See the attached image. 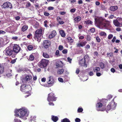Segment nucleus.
<instances>
[{
  "label": "nucleus",
  "mask_w": 122,
  "mask_h": 122,
  "mask_svg": "<svg viewBox=\"0 0 122 122\" xmlns=\"http://www.w3.org/2000/svg\"><path fill=\"white\" fill-rule=\"evenodd\" d=\"M85 48L86 49H89L90 48V46L89 44H87L85 46Z\"/></svg>",
  "instance_id": "obj_56"
},
{
  "label": "nucleus",
  "mask_w": 122,
  "mask_h": 122,
  "mask_svg": "<svg viewBox=\"0 0 122 122\" xmlns=\"http://www.w3.org/2000/svg\"><path fill=\"white\" fill-rule=\"evenodd\" d=\"M99 34L101 36H106L107 35L106 33L104 31H101V32L99 33Z\"/></svg>",
  "instance_id": "obj_34"
},
{
  "label": "nucleus",
  "mask_w": 122,
  "mask_h": 122,
  "mask_svg": "<svg viewBox=\"0 0 122 122\" xmlns=\"http://www.w3.org/2000/svg\"><path fill=\"white\" fill-rule=\"evenodd\" d=\"M93 70L94 72H97L100 70V68L99 67H96L93 69Z\"/></svg>",
  "instance_id": "obj_32"
},
{
  "label": "nucleus",
  "mask_w": 122,
  "mask_h": 122,
  "mask_svg": "<svg viewBox=\"0 0 122 122\" xmlns=\"http://www.w3.org/2000/svg\"><path fill=\"white\" fill-rule=\"evenodd\" d=\"M96 39L97 41L98 42H99L101 41V39L99 38L98 36H97L96 38Z\"/></svg>",
  "instance_id": "obj_41"
},
{
  "label": "nucleus",
  "mask_w": 122,
  "mask_h": 122,
  "mask_svg": "<svg viewBox=\"0 0 122 122\" xmlns=\"http://www.w3.org/2000/svg\"><path fill=\"white\" fill-rule=\"evenodd\" d=\"M87 43V42L86 41L81 42L80 43H78L77 45V46L78 47H83L85 46Z\"/></svg>",
  "instance_id": "obj_16"
},
{
  "label": "nucleus",
  "mask_w": 122,
  "mask_h": 122,
  "mask_svg": "<svg viewBox=\"0 0 122 122\" xmlns=\"http://www.w3.org/2000/svg\"><path fill=\"white\" fill-rule=\"evenodd\" d=\"M3 40V38H0V48L2 47L3 45V42H2Z\"/></svg>",
  "instance_id": "obj_43"
},
{
  "label": "nucleus",
  "mask_w": 122,
  "mask_h": 122,
  "mask_svg": "<svg viewBox=\"0 0 122 122\" xmlns=\"http://www.w3.org/2000/svg\"><path fill=\"white\" fill-rule=\"evenodd\" d=\"M86 61L84 59H82L80 60L79 63L80 65L81 66H83L84 67H86L87 66V64L86 63Z\"/></svg>",
  "instance_id": "obj_13"
},
{
  "label": "nucleus",
  "mask_w": 122,
  "mask_h": 122,
  "mask_svg": "<svg viewBox=\"0 0 122 122\" xmlns=\"http://www.w3.org/2000/svg\"><path fill=\"white\" fill-rule=\"evenodd\" d=\"M118 8L117 6H112L110 8V10L112 11H114L116 10Z\"/></svg>",
  "instance_id": "obj_21"
},
{
  "label": "nucleus",
  "mask_w": 122,
  "mask_h": 122,
  "mask_svg": "<svg viewBox=\"0 0 122 122\" xmlns=\"http://www.w3.org/2000/svg\"><path fill=\"white\" fill-rule=\"evenodd\" d=\"M42 82H45L46 81V78H43L41 79Z\"/></svg>",
  "instance_id": "obj_62"
},
{
  "label": "nucleus",
  "mask_w": 122,
  "mask_h": 122,
  "mask_svg": "<svg viewBox=\"0 0 122 122\" xmlns=\"http://www.w3.org/2000/svg\"><path fill=\"white\" fill-rule=\"evenodd\" d=\"M38 54L37 53H33L29 56V58H27L28 60L29 61H33L35 57H37Z\"/></svg>",
  "instance_id": "obj_11"
},
{
  "label": "nucleus",
  "mask_w": 122,
  "mask_h": 122,
  "mask_svg": "<svg viewBox=\"0 0 122 122\" xmlns=\"http://www.w3.org/2000/svg\"><path fill=\"white\" fill-rule=\"evenodd\" d=\"M68 61L70 63H71V61H72V59L70 58L69 57H68L67 58Z\"/></svg>",
  "instance_id": "obj_57"
},
{
  "label": "nucleus",
  "mask_w": 122,
  "mask_h": 122,
  "mask_svg": "<svg viewBox=\"0 0 122 122\" xmlns=\"http://www.w3.org/2000/svg\"><path fill=\"white\" fill-rule=\"evenodd\" d=\"M89 31L93 33L95 32V29L94 28H92L89 30Z\"/></svg>",
  "instance_id": "obj_45"
},
{
  "label": "nucleus",
  "mask_w": 122,
  "mask_h": 122,
  "mask_svg": "<svg viewBox=\"0 0 122 122\" xmlns=\"http://www.w3.org/2000/svg\"><path fill=\"white\" fill-rule=\"evenodd\" d=\"M92 38L91 36L89 35H88L86 36V40L88 41H90L91 40Z\"/></svg>",
  "instance_id": "obj_38"
},
{
  "label": "nucleus",
  "mask_w": 122,
  "mask_h": 122,
  "mask_svg": "<svg viewBox=\"0 0 122 122\" xmlns=\"http://www.w3.org/2000/svg\"><path fill=\"white\" fill-rule=\"evenodd\" d=\"M28 88H31V86L29 85L26 86L25 85L23 84L20 87V90L22 92H25V91H27Z\"/></svg>",
  "instance_id": "obj_12"
},
{
  "label": "nucleus",
  "mask_w": 122,
  "mask_h": 122,
  "mask_svg": "<svg viewBox=\"0 0 122 122\" xmlns=\"http://www.w3.org/2000/svg\"><path fill=\"white\" fill-rule=\"evenodd\" d=\"M3 44L6 45L9 42V40L6 38H4V39L3 38Z\"/></svg>",
  "instance_id": "obj_22"
},
{
  "label": "nucleus",
  "mask_w": 122,
  "mask_h": 122,
  "mask_svg": "<svg viewBox=\"0 0 122 122\" xmlns=\"http://www.w3.org/2000/svg\"><path fill=\"white\" fill-rule=\"evenodd\" d=\"M2 8H11L12 7L11 4L9 2H6L4 3L1 6Z\"/></svg>",
  "instance_id": "obj_7"
},
{
  "label": "nucleus",
  "mask_w": 122,
  "mask_h": 122,
  "mask_svg": "<svg viewBox=\"0 0 122 122\" xmlns=\"http://www.w3.org/2000/svg\"><path fill=\"white\" fill-rule=\"evenodd\" d=\"M113 23L116 26H119L121 25V23H120L117 19L113 21Z\"/></svg>",
  "instance_id": "obj_19"
},
{
  "label": "nucleus",
  "mask_w": 122,
  "mask_h": 122,
  "mask_svg": "<svg viewBox=\"0 0 122 122\" xmlns=\"http://www.w3.org/2000/svg\"><path fill=\"white\" fill-rule=\"evenodd\" d=\"M95 22L98 25L101 29L107 27L110 25L109 21L106 20L102 17H97L95 18Z\"/></svg>",
  "instance_id": "obj_2"
},
{
  "label": "nucleus",
  "mask_w": 122,
  "mask_h": 122,
  "mask_svg": "<svg viewBox=\"0 0 122 122\" xmlns=\"http://www.w3.org/2000/svg\"><path fill=\"white\" fill-rule=\"evenodd\" d=\"M58 117L54 116V122H56L58 120Z\"/></svg>",
  "instance_id": "obj_42"
},
{
  "label": "nucleus",
  "mask_w": 122,
  "mask_h": 122,
  "mask_svg": "<svg viewBox=\"0 0 122 122\" xmlns=\"http://www.w3.org/2000/svg\"><path fill=\"white\" fill-rule=\"evenodd\" d=\"M31 4L30 3L28 2H27L26 4V6L27 7H29L30 6Z\"/></svg>",
  "instance_id": "obj_48"
},
{
  "label": "nucleus",
  "mask_w": 122,
  "mask_h": 122,
  "mask_svg": "<svg viewBox=\"0 0 122 122\" xmlns=\"http://www.w3.org/2000/svg\"><path fill=\"white\" fill-rule=\"evenodd\" d=\"M4 71V67L2 65L0 64V75L3 73Z\"/></svg>",
  "instance_id": "obj_25"
},
{
  "label": "nucleus",
  "mask_w": 122,
  "mask_h": 122,
  "mask_svg": "<svg viewBox=\"0 0 122 122\" xmlns=\"http://www.w3.org/2000/svg\"><path fill=\"white\" fill-rule=\"evenodd\" d=\"M53 37V34L52 33L51 34L49 35V37L50 39L52 38Z\"/></svg>",
  "instance_id": "obj_51"
},
{
  "label": "nucleus",
  "mask_w": 122,
  "mask_h": 122,
  "mask_svg": "<svg viewBox=\"0 0 122 122\" xmlns=\"http://www.w3.org/2000/svg\"><path fill=\"white\" fill-rule=\"evenodd\" d=\"M89 75L90 76H92L94 75V73L92 71H90L89 73Z\"/></svg>",
  "instance_id": "obj_63"
},
{
  "label": "nucleus",
  "mask_w": 122,
  "mask_h": 122,
  "mask_svg": "<svg viewBox=\"0 0 122 122\" xmlns=\"http://www.w3.org/2000/svg\"><path fill=\"white\" fill-rule=\"evenodd\" d=\"M64 72V70L63 69H59L57 71V73L58 74L61 75L63 74Z\"/></svg>",
  "instance_id": "obj_27"
},
{
  "label": "nucleus",
  "mask_w": 122,
  "mask_h": 122,
  "mask_svg": "<svg viewBox=\"0 0 122 122\" xmlns=\"http://www.w3.org/2000/svg\"><path fill=\"white\" fill-rule=\"evenodd\" d=\"M58 80L59 81L61 82H63V79L61 78H58Z\"/></svg>",
  "instance_id": "obj_52"
},
{
  "label": "nucleus",
  "mask_w": 122,
  "mask_h": 122,
  "mask_svg": "<svg viewBox=\"0 0 122 122\" xmlns=\"http://www.w3.org/2000/svg\"><path fill=\"white\" fill-rule=\"evenodd\" d=\"M4 52H5V54L7 56H12V57H15L16 54L14 53V52L11 49L10 46H9L7 47Z\"/></svg>",
  "instance_id": "obj_4"
},
{
  "label": "nucleus",
  "mask_w": 122,
  "mask_h": 122,
  "mask_svg": "<svg viewBox=\"0 0 122 122\" xmlns=\"http://www.w3.org/2000/svg\"><path fill=\"white\" fill-rule=\"evenodd\" d=\"M116 39V38L115 36H114L113 37L112 39V42H114L115 41V40Z\"/></svg>",
  "instance_id": "obj_59"
},
{
  "label": "nucleus",
  "mask_w": 122,
  "mask_h": 122,
  "mask_svg": "<svg viewBox=\"0 0 122 122\" xmlns=\"http://www.w3.org/2000/svg\"><path fill=\"white\" fill-rule=\"evenodd\" d=\"M36 48H37V46L34 45H29L28 47V49L30 51H31L33 49H35Z\"/></svg>",
  "instance_id": "obj_18"
},
{
  "label": "nucleus",
  "mask_w": 122,
  "mask_h": 122,
  "mask_svg": "<svg viewBox=\"0 0 122 122\" xmlns=\"http://www.w3.org/2000/svg\"><path fill=\"white\" fill-rule=\"evenodd\" d=\"M47 70L49 71H51L53 70V67L49 66Z\"/></svg>",
  "instance_id": "obj_40"
},
{
  "label": "nucleus",
  "mask_w": 122,
  "mask_h": 122,
  "mask_svg": "<svg viewBox=\"0 0 122 122\" xmlns=\"http://www.w3.org/2000/svg\"><path fill=\"white\" fill-rule=\"evenodd\" d=\"M28 28V26L27 25L23 26L22 28V30L23 31H24L27 29Z\"/></svg>",
  "instance_id": "obj_30"
},
{
  "label": "nucleus",
  "mask_w": 122,
  "mask_h": 122,
  "mask_svg": "<svg viewBox=\"0 0 122 122\" xmlns=\"http://www.w3.org/2000/svg\"><path fill=\"white\" fill-rule=\"evenodd\" d=\"M81 120L79 118H76L75 119V121L76 122H80Z\"/></svg>",
  "instance_id": "obj_55"
},
{
  "label": "nucleus",
  "mask_w": 122,
  "mask_h": 122,
  "mask_svg": "<svg viewBox=\"0 0 122 122\" xmlns=\"http://www.w3.org/2000/svg\"><path fill=\"white\" fill-rule=\"evenodd\" d=\"M14 116L16 117L23 119L24 120H26L29 114V111L27 108L25 107L16 109L14 111Z\"/></svg>",
  "instance_id": "obj_1"
},
{
  "label": "nucleus",
  "mask_w": 122,
  "mask_h": 122,
  "mask_svg": "<svg viewBox=\"0 0 122 122\" xmlns=\"http://www.w3.org/2000/svg\"><path fill=\"white\" fill-rule=\"evenodd\" d=\"M51 42L49 41L44 40L42 44L43 46L45 48H47L50 46Z\"/></svg>",
  "instance_id": "obj_8"
},
{
  "label": "nucleus",
  "mask_w": 122,
  "mask_h": 122,
  "mask_svg": "<svg viewBox=\"0 0 122 122\" xmlns=\"http://www.w3.org/2000/svg\"><path fill=\"white\" fill-rule=\"evenodd\" d=\"M114 15H111L109 16V17H108V18L109 19H112L114 17Z\"/></svg>",
  "instance_id": "obj_58"
},
{
  "label": "nucleus",
  "mask_w": 122,
  "mask_h": 122,
  "mask_svg": "<svg viewBox=\"0 0 122 122\" xmlns=\"http://www.w3.org/2000/svg\"><path fill=\"white\" fill-rule=\"evenodd\" d=\"M49 61L48 60L42 59L38 64L39 66L41 68H43L46 67L48 64Z\"/></svg>",
  "instance_id": "obj_5"
},
{
  "label": "nucleus",
  "mask_w": 122,
  "mask_h": 122,
  "mask_svg": "<svg viewBox=\"0 0 122 122\" xmlns=\"http://www.w3.org/2000/svg\"><path fill=\"white\" fill-rule=\"evenodd\" d=\"M53 94L51 93L49 94L47 98V100L49 102V104L50 105L53 106V105L52 102H51V101H53Z\"/></svg>",
  "instance_id": "obj_6"
},
{
  "label": "nucleus",
  "mask_w": 122,
  "mask_h": 122,
  "mask_svg": "<svg viewBox=\"0 0 122 122\" xmlns=\"http://www.w3.org/2000/svg\"><path fill=\"white\" fill-rule=\"evenodd\" d=\"M110 104H111V105L112 106V109L113 110L115 109L116 106L117 104H115V102H111Z\"/></svg>",
  "instance_id": "obj_24"
},
{
  "label": "nucleus",
  "mask_w": 122,
  "mask_h": 122,
  "mask_svg": "<svg viewBox=\"0 0 122 122\" xmlns=\"http://www.w3.org/2000/svg\"><path fill=\"white\" fill-rule=\"evenodd\" d=\"M53 7L51 6L49 7L48 8V9L49 10H53Z\"/></svg>",
  "instance_id": "obj_60"
},
{
  "label": "nucleus",
  "mask_w": 122,
  "mask_h": 122,
  "mask_svg": "<svg viewBox=\"0 0 122 122\" xmlns=\"http://www.w3.org/2000/svg\"><path fill=\"white\" fill-rule=\"evenodd\" d=\"M76 10L75 8H73L71 9L70 10V12L72 13H74Z\"/></svg>",
  "instance_id": "obj_54"
},
{
  "label": "nucleus",
  "mask_w": 122,
  "mask_h": 122,
  "mask_svg": "<svg viewBox=\"0 0 122 122\" xmlns=\"http://www.w3.org/2000/svg\"><path fill=\"white\" fill-rule=\"evenodd\" d=\"M111 71L112 72L114 73L115 72V70L113 68H112L111 69Z\"/></svg>",
  "instance_id": "obj_61"
},
{
  "label": "nucleus",
  "mask_w": 122,
  "mask_h": 122,
  "mask_svg": "<svg viewBox=\"0 0 122 122\" xmlns=\"http://www.w3.org/2000/svg\"><path fill=\"white\" fill-rule=\"evenodd\" d=\"M102 106V104L100 102H98L96 104V107L97 108H98L97 109V110L98 111H104L106 110L105 108H102V109H100L99 108L101 107Z\"/></svg>",
  "instance_id": "obj_9"
},
{
  "label": "nucleus",
  "mask_w": 122,
  "mask_h": 122,
  "mask_svg": "<svg viewBox=\"0 0 122 122\" xmlns=\"http://www.w3.org/2000/svg\"><path fill=\"white\" fill-rule=\"evenodd\" d=\"M62 62L61 61H57L56 64V68H58L59 67H62Z\"/></svg>",
  "instance_id": "obj_17"
},
{
  "label": "nucleus",
  "mask_w": 122,
  "mask_h": 122,
  "mask_svg": "<svg viewBox=\"0 0 122 122\" xmlns=\"http://www.w3.org/2000/svg\"><path fill=\"white\" fill-rule=\"evenodd\" d=\"M84 22L86 24H91L92 25V22L89 20H87L86 21H85Z\"/></svg>",
  "instance_id": "obj_29"
},
{
  "label": "nucleus",
  "mask_w": 122,
  "mask_h": 122,
  "mask_svg": "<svg viewBox=\"0 0 122 122\" xmlns=\"http://www.w3.org/2000/svg\"><path fill=\"white\" fill-rule=\"evenodd\" d=\"M67 49H64L62 51V52L63 54H65L67 53Z\"/></svg>",
  "instance_id": "obj_50"
},
{
  "label": "nucleus",
  "mask_w": 122,
  "mask_h": 122,
  "mask_svg": "<svg viewBox=\"0 0 122 122\" xmlns=\"http://www.w3.org/2000/svg\"><path fill=\"white\" fill-rule=\"evenodd\" d=\"M113 36L112 34H110L108 35V38L109 40L111 39L113 37Z\"/></svg>",
  "instance_id": "obj_44"
},
{
  "label": "nucleus",
  "mask_w": 122,
  "mask_h": 122,
  "mask_svg": "<svg viewBox=\"0 0 122 122\" xmlns=\"http://www.w3.org/2000/svg\"><path fill=\"white\" fill-rule=\"evenodd\" d=\"M55 54L57 56H60V55H59V50H57L56 51Z\"/></svg>",
  "instance_id": "obj_47"
},
{
  "label": "nucleus",
  "mask_w": 122,
  "mask_h": 122,
  "mask_svg": "<svg viewBox=\"0 0 122 122\" xmlns=\"http://www.w3.org/2000/svg\"><path fill=\"white\" fill-rule=\"evenodd\" d=\"M20 49V48L19 45H14L13 49L14 53H15V54H16V53L19 52Z\"/></svg>",
  "instance_id": "obj_10"
},
{
  "label": "nucleus",
  "mask_w": 122,
  "mask_h": 122,
  "mask_svg": "<svg viewBox=\"0 0 122 122\" xmlns=\"http://www.w3.org/2000/svg\"><path fill=\"white\" fill-rule=\"evenodd\" d=\"M112 109V106L111 105V104L110 103L108 104L107 107V110L109 111Z\"/></svg>",
  "instance_id": "obj_35"
},
{
  "label": "nucleus",
  "mask_w": 122,
  "mask_h": 122,
  "mask_svg": "<svg viewBox=\"0 0 122 122\" xmlns=\"http://www.w3.org/2000/svg\"><path fill=\"white\" fill-rule=\"evenodd\" d=\"M83 109L82 108L79 107L77 110V112L79 113L83 111Z\"/></svg>",
  "instance_id": "obj_39"
},
{
  "label": "nucleus",
  "mask_w": 122,
  "mask_h": 122,
  "mask_svg": "<svg viewBox=\"0 0 122 122\" xmlns=\"http://www.w3.org/2000/svg\"><path fill=\"white\" fill-rule=\"evenodd\" d=\"M67 39L68 40V42L70 43V44L71 45L73 41V40L70 37H68L67 38Z\"/></svg>",
  "instance_id": "obj_26"
},
{
  "label": "nucleus",
  "mask_w": 122,
  "mask_h": 122,
  "mask_svg": "<svg viewBox=\"0 0 122 122\" xmlns=\"http://www.w3.org/2000/svg\"><path fill=\"white\" fill-rule=\"evenodd\" d=\"M61 122H70L69 120L67 118H65L61 120Z\"/></svg>",
  "instance_id": "obj_33"
},
{
  "label": "nucleus",
  "mask_w": 122,
  "mask_h": 122,
  "mask_svg": "<svg viewBox=\"0 0 122 122\" xmlns=\"http://www.w3.org/2000/svg\"><path fill=\"white\" fill-rule=\"evenodd\" d=\"M99 65L100 68L102 69H103L104 68V65L102 62H101L99 63Z\"/></svg>",
  "instance_id": "obj_37"
},
{
  "label": "nucleus",
  "mask_w": 122,
  "mask_h": 122,
  "mask_svg": "<svg viewBox=\"0 0 122 122\" xmlns=\"http://www.w3.org/2000/svg\"><path fill=\"white\" fill-rule=\"evenodd\" d=\"M44 15L45 16H48L49 15V13L45 12L44 13Z\"/></svg>",
  "instance_id": "obj_64"
},
{
  "label": "nucleus",
  "mask_w": 122,
  "mask_h": 122,
  "mask_svg": "<svg viewBox=\"0 0 122 122\" xmlns=\"http://www.w3.org/2000/svg\"><path fill=\"white\" fill-rule=\"evenodd\" d=\"M57 20L58 22L60 24H62L64 23L63 21L62 20V19L60 17H58L57 18Z\"/></svg>",
  "instance_id": "obj_20"
},
{
  "label": "nucleus",
  "mask_w": 122,
  "mask_h": 122,
  "mask_svg": "<svg viewBox=\"0 0 122 122\" xmlns=\"http://www.w3.org/2000/svg\"><path fill=\"white\" fill-rule=\"evenodd\" d=\"M80 71V70L79 68H77L76 69V73L77 74H79V72Z\"/></svg>",
  "instance_id": "obj_53"
},
{
  "label": "nucleus",
  "mask_w": 122,
  "mask_h": 122,
  "mask_svg": "<svg viewBox=\"0 0 122 122\" xmlns=\"http://www.w3.org/2000/svg\"><path fill=\"white\" fill-rule=\"evenodd\" d=\"M32 79V77L31 76L28 75L26 76L22 80L23 83L27 82Z\"/></svg>",
  "instance_id": "obj_14"
},
{
  "label": "nucleus",
  "mask_w": 122,
  "mask_h": 122,
  "mask_svg": "<svg viewBox=\"0 0 122 122\" xmlns=\"http://www.w3.org/2000/svg\"><path fill=\"white\" fill-rule=\"evenodd\" d=\"M43 30L41 28L37 30L35 34V38L36 40L40 42L41 39V37L43 33Z\"/></svg>",
  "instance_id": "obj_3"
},
{
  "label": "nucleus",
  "mask_w": 122,
  "mask_h": 122,
  "mask_svg": "<svg viewBox=\"0 0 122 122\" xmlns=\"http://www.w3.org/2000/svg\"><path fill=\"white\" fill-rule=\"evenodd\" d=\"M58 49L60 51L62 50L63 49V46H62L60 45L59 46Z\"/></svg>",
  "instance_id": "obj_49"
},
{
  "label": "nucleus",
  "mask_w": 122,
  "mask_h": 122,
  "mask_svg": "<svg viewBox=\"0 0 122 122\" xmlns=\"http://www.w3.org/2000/svg\"><path fill=\"white\" fill-rule=\"evenodd\" d=\"M48 81H47V83L48 84H51V85H53V77L52 76H50L48 78Z\"/></svg>",
  "instance_id": "obj_15"
},
{
  "label": "nucleus",
  "mask_w": 122,
  "mask_h": 122,
  "mask_svg": "<svg viewBox=\"0 0 122 122\" xmlns=\"http://www.w3.org/2000/svg\"><path fill=\"white\" fill-rule=\"evenodd\" d=\"M43 56L45 58H48L49 57L48 54L46 53H43Z\"/></svg>",
  "instance_id": "obj_31"
},
{
  "label": "nucleus",
  "mask_w": 122,
  "mask_h": 122,
  "mask_svg": "<svg viewBox=\"0 0 122 122\" xmlns=\"http://www.w3.org/2000/svg\"><path fill=\"white\" fill-rule=\"evenodd\" d=\"M81 17L79 16L76 17L74 19V20L76 22H78L80 21L81 20Z\"/></svg>",
  "instance_id": "obj_28"
},
{
  "label": "nucleus",
  "mask_w": 122,
  "mask_h": 122,
  "mask_svg": "<svg viewBox=\"0 0 122 122\" xmlns=\"http://www.w3.org/2000/svg\"><path fill=\"white\" fill-rule=\"evenodd\" d=\"M60 33L61 36L62 37H64L65 36L66 34L64 31L63 30H61L59 31Z\"/></svg>",
  "instance_id": "obj_23"
},
{
  "label": "nucleus",
  "mask_w": 122,
  "mask_h": 122,
  "mask_svg": "<svg viewBox=\"0 0 122 122\" xmlns=\"http://www.w3.org/2000/svg\"><path fill=\"white\" fill-rule=\"evenodd\" d=\"M36 116H31L30 117V121L31 122L32 121H34L36 120Z\"/></svg>",
  "instance_id": "obj_36"
},
{
  "label": "nucleus",
  "mask_w": 122,
  "mask_h": 122,
  "mask_svg": "<svg viewBox=\"0 0 122 122\" xmlns=\"http://www.w3.org/2000/svg\"><path fill=\"white\" fill-rule=\"evenodd\" d=\"M14 121V122H22L20 120L17 118H15Z\"/></svg>",
  "instance_id": "obj_46"
}]
</instances>
